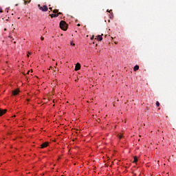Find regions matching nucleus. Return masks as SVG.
I'll use <instances>...</instances> for the list:
<instances>
[{
	"instance_id": "obj_1",
	"label": "nucleus",
	"mask_w": 176,
	"mask_h": 176,
	"mask_svg": "<svg viewBox=\"0 0 176 176\" xmlns=\"http://www.w3.org/2000/svg\"><path fill=\"white\" fill-rule=\"evenodd\" d=\"M60 28L63 31H67V23L65 21H60Z\"/></svg>"
},
{
	"instance_id": "obj_2",
	"label": "nucleus",
	"mask_w": 176,
	"mask_h": 176,
	"mask_svg": "<svg viewBox=\"0 0 176 176\" xmlns=\"http://www.w3.org/2000/svg\"><path fill=\"white\" fill-rule=\"evenodd\" d=\"M38 8H39L42 12H47V6H43V7H41V4H38Z\"/></svg>"
},
{
	"instance_id": "obj_3",
	"label": "nucleus",
	"mask_w": 176,
	"mask_h": 176,
	"mask_svg": "<svg viewBox=\"0 0 176 176\" xmlns=\"http://www.w3.org/2000/svg\"><path fill=\"white\" fill-rule=\"evenodd\" d=\"M49 146V142H45L43 143V144L41 145V149H43V148H47V146Z\"/></svg>"
},
{
	"instance_id": "obj_4",
	"label": "nucleus",
	"mask_w": 176,
	"mask_h": 176,
	"mask_svg": "<svg viewBox=\"0 0 176 176\" xmlns=\"http://www.w3.org/2000/svg\"><path fill=\"white\" fill-rule=\"evenodd\" d=\"M6 112H8V110L0 109V116L5 115Z\"/></svg>"
},
{
	"instance_id": "obj_5",
	"label": "nucleus",
	"mask_w": 176,
	"mask_h": 176,
	"mask_svg": "<svg viewBox=\"0 0 176 176\" xmlns=\"http://www.w3.org/2000/svg\"><path fill=\"white\" fill-rule=\"evenodd\" d=\"M20 93V91L19 89H15L12 91V96H17Z\"/></svg>"
},
{
	"instance_id": "obj_6",
	"label": "nucleus",
	"mask_w": 176,
	"mask_h": 176,
	"mask_svg": "<svg viewBox=\"0 0 176 176\" xmlns=\"http://www.w3.org/2000/svg\"><path fill=\"white\" fill-rule=\"evenodd\" d=\"M102 35H104V34H101V35H98L97 36V41H98L99 42H100L101 41H102Z\"/></svg>"
},
{
	"instance_id": "obj_7",
	"label": "nucleus",
	"mask_w": 176,
	"mask_h": 176,
	"mask_svg": "<svg viewBox=\"0 0 176 176\" xmlns=\"http://www.w3.org/2000/svg\"><path fill=\"white\" fill-rule=\"evenodd\" d=\"M80 69V64L77 63L75 67V71H79Z\"/></svg>"
},
{
	"instance_id": "obj_8",
	"label": "nucleus",
	"mask_w": 176,
	"mask_h": 176,
	"mask_svg": "<svg viewBox=\"0 0 176 176\" xmlns=\"http://www.w3.org/2000/svg\"><path fill=\"white\" fill-rule=\"evenodd\" d=\"M138 69H140V66L136 65L133 68V71L136 72L138 71Z\"/></svg>"
},
{
	"instance_id": "obj_9",
	"label": "nucleus",
	"mask_w": 176,
	"mask_h": 176,
	"mask_svg": "<svg viewBox=\"0 0 176 176\" xmlns=\"http://www.w3.org/2000/svg\"><path fill=\"white\" fill-rule=\"evenodd\" d=\"M50 16H51L52 18L58 17V14H50Z\"/></svg>"
},
{
	"instance_id": "obj_10",
	"label": "nucleus",
	"mask_w": 176,
	"mask_h": 176,
	"mask_svg": "<svg viewBox=\"0 0 176 176\" xmlns=\"http://www.w3.org/2000/svg\"><path fill=\"white\" fill-rule=\"evenodd\" d=\"M137 162H138V158L137 157H134L133 163H137Z\"/></svg>"
},
{
	"instance_id": "obj_11",
	"label": "nucleus",
	"mask_w": 176,
	"mask_h": 176,
	"mask_svg": "<svg viewBox=\"0 0 176 176\" xmlns=\"http://www.w3.org/2000/svg\"><path fill=\"white\" fill-rule=\"evenodd\" d=\"M156 107H160V103L159 102V101L156 102Z\"/></svg>"
},
{
	"instance_id": "obj_12",
	"label": "nucleus",
	"mask_w": 176,
	"mask_h": 176,
	"mask_svg": "<svg viewBox=\"0 0 176 176\" xmlns=\"http://www.w3.org/2000/svg\"><path fill=\"white\" fill-rule=\"evenodd\" d=\"M53 13H58V10H54Z\"/></svg>"
},
{
	"instance_id": "obj_13",
	"label": "nucleus",
	"mask_w": 176,
	"mask_h": 176,
	"mask_svg": "<svg viewBox=\"0 0 176 176\" xmlns=\"http://www.w3.org/2000/svg\"><path fill=\"white\" fill-rule=\"evenodd\" d=\"M94 39V36H92L91 37V41H93Z\"/></svg>"
},
{
	"instance_id": "obj_14",
	"label": "nucleus",
	"mask_w": 176,
	"mask_h": 176,
	"mask_svg": "<svg viewBox=\"0 0 176 176\" xmlns=\"http://www.w3.org/2000/svg\"><path fill=\"white\" fill-rule=\"evenodd\" d=\"M119 138H120V140H122V138H123V136L122 135H120Z\"/></svg>"
},
{
	"instance_id": "obj_15",
	"label": "nucleus",
	"mask_w": 176,
	"mask_h": 176,
	"mask_svg": "<svg viewBox=\"0 0 176 176\" xmlns=\"http://www.w3.org/2000/svg\"><path fill=\"white\" fill-rule=\"evenodd\" d=\"M107 12H109V13H111V12H112V10L109 11V10H107Z\"/></svg>"
},
{
	"instance_id": "obj_16",
	"label": "nucleus",
	"mask_w": 176,
	"mask_h": 176,
	"mask_svg": "<svg viewBox=\"0 0 176 176\" xmlns=\"http://www.w3.org/2000/svg\"><path fill=\"white\" fill-rule=\"evenodd\" d=\"M71 45H72L73 46H75V43H72Z\"/></svg>"
},
{
	"instance_id": "obj_17",
	"label": "nucleus",
	"mask_w": 176,
	"mask_h": 176,
	"mask_svg": "<svg viewBox=\"0 0 176 176\" xmlns=\"http://www.w3.org/2000/svg\"><path fill=\"white\" fill-rule=\"evenodd\" d=\"M30 54H31V53H28V57H30Z\"/></svg>"
},
{
	"instance_id": "obj_18",
	"label": "nucleus",
	"mask_w": 176,
	"mask_h": 176,
	"mask_svg": "<svg viewBox=\"0 0 176 176\" xmlns=\"http://www.w3.org/2000/svg\"><path fill=\"white\" fill-rule=\"evenodd\" d=\"M41 39L43 41L45 38L43 37H41Z\"/></svg>"
},
{
	"instance_id": "obj_19",
	"label": "nucleus",
	"mask_w": 176,
	"mask_h": 176,
	"mask_svg": "<svg viewBox=\"0 0 176 176\" xmlns=\"http://www.w3.org/2000/svg\"><path fill=\"white\" fill-rule=\"evenodd\" d=\"M77 25H78V27H80V23H78Z\"/></svg>"
},
{
	"instance_id": "obj_20",
	"label": "nucleus",
	"mask_w": 176,
	"mask_h": 176,
	"mask_svg": "<svg viewBox=\"0 0 176 176\" xmlns=\"http://www.w3.org/2000/svg\"><path fill=\"white\" fill-rule=\"evenodd\" d=\"M56 14H61V12H58V13H57Z\"/></svg>"
},
{
	"instance_id": "obj_21",
	"label": "nucleus",
	"mask_w": 176,
	"mask_h": 176,
	"mask_svg": "<svg viewBox=\"0 0 176 176\" xmlns=\"http://www.w3.org/2000/svg\"><path fill=\"white\" fill-rule=\"evenodd\" d=\"M25 5H27V1H25Z\"/></svg>"
},
{
	"instance_id": "obj_22",
	"label": "nucleus",
	"mask_w": 176,
	"mask_h": 176,
	"mask_svg": "<svg viewBox=\"0 0 176 176\" xmlns=\"http://www.w3.org/2000/svg\"><path fill=\"white\" fill-rule=\"evenodd\" d=\"M27 74H30V71H28V72H27Z\"/></svg>"
},
{
	"instance_id": "obj_23",
	"label": "nucleus",
	"mask_w": 176,
	"mask_h": 176,
	"mask_svg": "<svg viewBox=\"0 0 176 176\" xmlns=\"http://www.w3.org/2000/svg\"><path fill=\"white\" fill-rule=\"evenodd\" d=\"M13 118H16V115H14V116H13Z\"/></svg>"
},
{
	"instance_id": "obj_24",
	"label": "nucleus",
	"mask_w": 176,
	"mask_h": 176,
	"mask_svg": "<svg viewBox=\"0 0 176 176\" xmlns=\"http://www.w3.org/2000/svg\"><path fill=\"white\" fill-rule=\"evenodd\" d=\"M49 9H50V10H52V8H50Z\"/></svg>"
}]
</instances>
